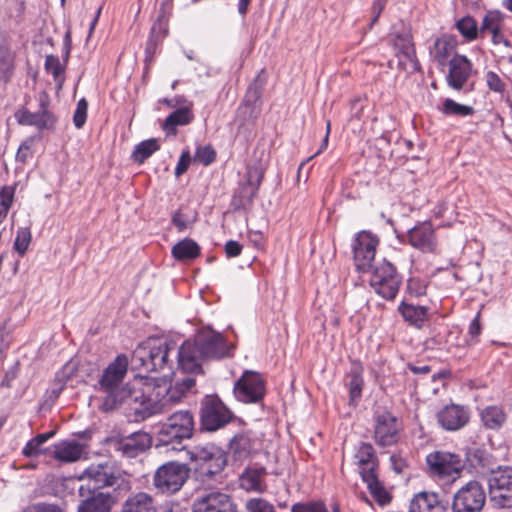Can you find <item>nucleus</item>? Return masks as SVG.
Returning <instances> with one entry per match:
<instances>
[{"mask_svg":"<svg viewBox=\"0 0 512 512\" xmlns=\"http://www.w3.org/2000/svg\"><path fill=\"white\" fill-rule=\"evenodd\" d=\"M27 512H64L59 506L54 504L39 503L27 510Z\"/></svg>","mask_w":512,"mask_h":512,"instance_id":"63","label":"nucleus"},{"mask_svg":"<svg viewBox=\"0 0 512 512\" xmlns=\"http://www.w3.org/2000/svg\"><path fill=\"white\" fill-rule=\"evenodd\" d=\"M216 160V151L211 145L198 146L194 154V161L204 166L211 165Z\"/></svg>","mask_w":512,"mask_h":512,"instance_id":"49","label":"nucleus"},{"mask_svg":"<svg viewBox=\"0 0 512 512\" xmlns=\"http://www.w3.org/2000/svg\"><path fill=\"white\" fill-rule=\"evenodd\" d=\"M504 16L499 11H488L481 22L480 33L481 38L485 37L486 33H494L503 27Z\"/></svg>","mask_w":512,"mask_h":512,"instance_id":"43","label":"nucleus"},{"mask_svg":"<svg viewBox=\"0 0 512 512\" xmlns=\"http://www.w3.org/2000/svg\"><path fill=\"white\" fill-rule=\"evenodd\" d=\"M15 119L18 122V124L24 126H32V124H36L35 122H33V113L25 107H22L15 112Z\"/></svg>","mask_w":512,"mask_h":512,"instance_id":"57","label":"nucleus"},{"mask_svg":"<svg viewBox=\"0 0 512 512\" xmlns=\"http://www.w3.org/2000/svg\"><path fill=\"white\" fill-rule=\"evenodd\" d=\"M113 498L109 493H95L92 497L83 501L78 512H110Z\"/></svg>","mask_w":512,"mask_h":512,"instance_id":"32","label":"nucleus"},{"mask_svg":"<svg viewBox=\"0 0 512 512\" xmlns=\"http://www.w3.org/2000/svg\"><path fill=\"white\" fill-rule=\"evenodd\" d=\"M488 493L491 505L497 509L512 507V468L498 467L488 478Z\"/></svg>","mask_w":512,"mask_h":512,"instance_id":"9","label":"nucleus"},{"mask_svg":"<svg viewBox=\"0 0 512 512\" xmlns=\"http://www.w3.org/2000/svg\"><path fill=\"white\" fill-rule=\"evenodd\" d=\"M160 149L158 140L147 139L137 144L132 152L131 158L138 164H143L154 152Z\"/></svg>","mask_w":512,"mask_h":512,"instance_id":"40","label":"nucleus"},{"mask_svg":"<svg viewBox=\"0 0 512 512\" xmlns=\"http://www.w3.org/2000/svg\"><path fill=\"white\" fill-rule=\"evenodd\" d=\"M218 457L219 461L210 460L209 462H207V466H204L200 470V473L207 477H212L220 473L226 466V456L224 455L223 452H220L218 454Z\"/></svg>","mask_w":512,"mask_h":512,"instance_id":"53","label":"nucleus"},{"mask_svg":"<svg viewBox=\"0 0 512 512\" xmlns=\"http://www.w3.org/2000/svg\"><path fill=\"white\" fill-rule=\"evenodd\" d=\"M87 110L88 102L85 98H81L73 114V123L76 128L80 129L84 126L87 119Z\"/></svg>","mask_w":512,"mask_h":512,"instance_id":"54","label":"nucleus"},{"mask_svg":"<svg viewBox=\"0 0 512 512\" xmlns=\"http://www.w3.org/2000/svg\"><path fill=\"white\" fill-rule=\"evenodd\" d=\"M44 68L48 74L52 75L58 88H62L65 80V64L60 62L59 57L53 54L47 55L45 58Z\"/></svg>","mask_w":512,"mask_h":512,"instance_id":"42","label":"nucleus"},{"mask_svg":"<svg viewBox=\"0 0 512 512\" xmlns=\"http://www.w3.org/2000/svg\"><path fill=\"white\" fill-rule=\"evenodd\" d=\"M428 472L439 480L454 482L462 472V462L457 454L445 451H435L426 456Z\"/></svg>","mask_w":512,"mask_h":512,"instance_id":"10","label":"nucleus"},{"mask_svg":"<svg viewBox=\"0 0 512 512\" xmlns=\"http://www.w3.org/2000/svg\"><path fill=\"white\" fill-rule=\"evenodd\" d=\"M409 512H446V506L437 493L423 491L412 498Z\"/></svg>","mask_w":512,"mask_h":512,"instance_id":"23","label":"nucleus"},{"mask_svg":"<svg viewBox=\"0 0 512 512\" xmlns=\"http://www.w3.org/2000/svg\"><path fill=\"white\" fill-rule=\"evenodd\" d=\"M152 438L144 431H138L123 438L118 443V450L126 457L134 458L151 447Z\"/></svg>","mask_w":512,"mask_h":512,"instance_id":"21","label":"nucleus"},{"mask_svg":"<svg viewBox=\"0 0 512 512\" xmlns=\"http://www.w3.org/2000/svg\"><path fill=\"white\" fill-rule=\"evenodd\" d=\"M189 467L177 461L159 466L153 475V487L157 494L171 496L179 492L189 478Z\"/></svg>","mask_w":512,"mask_h":512,"instance_id":"5","label":"nucleus"},{"mask_svg":"<svg viewBox=\"0 0 512 512\" xmlns=\"http://www.w3.org/2000/svg\"><path fill=\"white\" fill-rule=\"evenodd\" d=\"M407 241L413 248L423 253H436L438 248L435 228L430 221L418 222L409 229Z\"/></svg>","mask_w":512,"mask_h":512,"instance_id":"17","label":"nucleus"},{"mask_svg":"<svg viewBox=\"0 0 512 512\" xmlns=\"http://www.w3.org/2000/svg\"><path fill=\"white\" fill-rule=\"evenodd\" d=\"M485 79L490 90L497 93H503L505 91L506 85L497 73L488 71L485 75Z\"/></svg>","mask_w":512,"mask_h":512,"instance_id":"55","label":"nucleus"},{"mask_svg":"<svg viewBox=\"0 0 512 512\" xmlns=\"http://www.w3.org/2000/svg\"><path fill=\"white\" fill-rule=\"evenodd\" d=\"M172 223L175 225L179 232H182L187 228L185 218L180 211H176L173 214Z\"/></svg>","mask_w":512,"mask_h":512,"instance_id":"64","label":"nucleus"},{"mask_svg":"<svg viewBox=\"0 0 512 512\" xmlns=\"http://www.w3.org/2000/svg\"><path fill=\"white\" fill-rule=\"evenodd\" d=\"M386 6V0H374L371 7V22L369 28H372L373 25L378 21L383 9Z\"/></svg>","mask_w":512,"mask_h":512,"instance_id":"60","label":"nucleus"},{"mask_svg":"<svg viewBox=\"0 0 512 512\" xmlns=\"http://www.w3.org/2000/svg\"><path fill=\"white\" fill-rule=\"evenodd\" d=\"M481 420L487 429L498 430L506 421V414L498 406H488L481 411Z\"/></svg>","mask_w":512,"mask_h":512,"instance_id":"38","label":"nucleus"},{"mask_svg":"<svg viewBox=\"0 0 512 512\" xmlns=\"http://www.w3.org/2000/svg\"><path fill=\"white\" fill-rule=\"evenodd\" d=\"M121 512H156V508L152 496L139 492L125 501Z\"/></svg>","mask_w":512,"mask_h":512,"instance_id":"33","label":"nucleus"},{"mask_svg":"<svg viewBox=\"0 0 512 512\" xmlns=\"http://www.w3.org/2000/svg\"><path fill=\"white\" fill-rule=\"evenodd\" d=\"M124 402L129 403L136 420H145L166 411L161 398L156 397V386L152 378L151 382L144 384L142 390H129Z\"/></svg>","mask_w":512,"mask_h":512,"instance_id":"7","label":"nucleus"},{"mask_svg":"<svg viewBox=\"0 0 512 512\" xmlns=\"http://www.w3.org/2000/svg\"><path fill=\"white\" fill-rule=\"evenodd\" d=\"M354 459L362 479L366 478V472L377 474L378 458L374 447L370 443L361 442L356 450Z\"/></svg>","mask_w":512,"mask_h":512,"instance_id":"24","label":"nucleus"},{"mask_svg":"<svg viewBox=\"0 0 512 512\" xmlns=\"http://www.w3.org/2000/svg\"><path fill=\"white\" fill-rule=\"evenodd\" d=\"M448 65L446 82L452 89L460 91L472 75V62L465 55L455 53Z\"/></svg>","mask_w":512,"mask_h":512,"instance_id":"19","label":"nucleus"},{"mask_svg":"<svg viewBox=\"0 0 512 512\" xmlns=\"http://www.w3.org/2000/svg\"><path fill=\"white\" fill-rule=\"evenodd\" d=\"M178 348L174 342L148 340L136 347L132 355V367L139 372L151 373L173 370L171 354L177 358Z\"/></svg>","mask_w":512,"mask_h":512,"instance_id":"2","label":"nucleus"},{"mask_svg":"<svg viewBox=\"0 0 512 512\" xmlns=\"http://www.w3.org/2000/svg\"><path fill=\"white\" fill-rule=\"evenodd\" d=\"M374 440L377 445L387 447L399 440L401 423L387 410L377 411L374 415Z\"/></svg>","mask_w":512,"mask_h":512,"instance_id":"13","label":"nucleus"},{"mask_svg":"<svg viewBox=\"0 0 512 512\" xmlns=\"http://www.w3.org/2000/svg\"><path fill=\"white\" fill-rule=\"evenodd\" d=\"M379 239L368 231L359 232L353 243V255L357 269L365 272L372 267Z\"/></svg>","mask_w":512,"mask_h":512,"instance_id":"15","label":"nucleus"},{"mask_svg":"<svg viewBox=\"0 0 512 512\" xmlns=\"http://www.w3.org/2000/svg\"><path fill=\"white\" fill-rule=\"evenodd\" d=\"M83 454V445L76 441H61L53 446L52 456L59 462L78 461Z\"/></svg>","mask_w":512,"mask_h":512,"instance_id":"29","label":"nucleus"},{"mask_svg":"<svg viewBox=\"0 0 512 512\" xmlns=\"http://www.w3.org/2000/svg\"><path fill=\"white\" fill-rule=\"evenodd\" d=\"M246 512H277L274 505L262 497H252L246 500Z\"/></svg>","mask_w":512,"mask_h":512,"instance_id":"46","label":"nucleus"},{"mask_svg":"<svg viewBox=\"0 0 512 512\" xmlns=\"http://www.w3.org/2000/svg\"><path fill=\"white\" fill-rule=\"evenodd\" d=\"M480 312L477 313L475 318L471 321L468 329V334L470 335V343H476L478 340V336L481 333V324H480Z\"/></svg>","mask_w":512,"mask_h":512,"instance_id":"59","label":"nucleus"},{"mask_svg":"<svg viewBox=\"0 0 512 512\" xmlns=\"http://www.w3.org/2000/svg\"><path fill=\"white\" fill-rule=\"evenodd\" d=\"M171 252L178 261L193 260L200 255V246L194 240L185 238L176 243Z\"/></svg>","mask_w":512,"mask_h":512,"instance_id":"35","label":"nucleus"},{"mask_svg":"<svg viewBox=\"0 0 512 512\" xmlns=\"http://www.w3.org/2000/svg\"><path fill=\"white\" fill-rule=\"evenodd\" d=\"M32 144H33L32 138L27 139L24 142H22V144L18 148V151L16 154V160L25 162L26 159L28 158V156L30 155Z\"/></svg>","mask_w":512,"mask_h":512,"instance_id":"61","label":"nucleus"},{"mask_svg":"<svg viewBox=\"0 0 512 512\" xmlns=\"http://www.w3.org/2000/svg\"><path fill=\"white\" fill-rule=\"evenodd\" d=\"M230 346L222 334L211 328L199 330L193 340L185 341L177 351V364L186 373H202V364L209 359L228 356Z\"/></svg>","mask_w":512,"mask_h":512,"instance_id":"1","label":"nucleus"},{"mask_svg":"<svg viewBox=\"0 0 512 512\" xmlns=\"http://www.w3.org/2000/svg\"><path fill=\"white\" fill-rule=\"evenodd\" d=\"M192 512H234L232 497L219 490L205 491L192 503Z\"/></svg>","mask_w":512,"mask_h":512,"instance_id":"16","label":"nucleus"},{"mask_svg":"<svg viewBox=\"0 0 512 512\" xmlns=\"http://www.w3.org/2000/svg\"><path fill=\"white\" fill-rule=\"evenodd\" d=\"M362 480L367 484L369 492L379 505L385 506L391 502L392 498L378 480L377 474H369L366 472V478Z\"/></svg>","mask_w":512,"mask_h":512,"instance_id":"37","label":"nucleus"},{"mask_svg":"<svg viewBox=\"0 0 512 512\" xmlns=\"http://www.w3.org/2000/svg\"><path fill=\"white\" fill-rule=\"evenodd\" d=\"M32 235L30 228L22 227L17 230L16 238L14 241V249L20 256H24L31 243Z\"/></svg>","mask_w":512,"mask_h":512,"instance_id":"48","label":"nucleus"},{"mask_svg":"<svg viewBox=\"0 0 512 512\" xmlns=\"http://www.w3.org/2000/svg\"><path fill=\"white\" fill-rule=\"evenodd\" d=\"M38 102L39 109L33 113V122L37 124H32V126H35L38 130L53 129L57 122V117L49 110L50 97L48 93L41 91L38 94Z\"/></svg>","mask_w":512,"mask_h":512,"instance_id":"27","label":"nucleus"},{"mask_svg":"<svg viewBox=\"0 0 512 512\" xmlns=\"http://www.w3.org/2000/svg\"><path fill=\"white\" fill-rule=\"evenodd\" d=\"M193 113L189 107H181L167 116L163 129L168 133H176L178 126L189 124L193 120Z\"/></svg>","mask_w":512,"mask_h":512,"instance_id":"36","label":"nucleus"},{"mask_svg":"<svg viewBox=\"0 0 512 512\" xmlns=\"http://www.w3.org/2000/svg\"><path fill=\"white\" fill-rule=\"evenodd\" d=\"M128 365L129 362L127 356L121 354L118 355L103 371L98 382L100 390L106 393V396L100 406L102 411H112L126 400L130 389H119V385L127 374Z\"/></svg>","mask_w":512,"mask_h":512,"instance_id":"3","label":"nucleus"},{"mask_svg":"<svg viewBox=\"0 0 512 512\" xmlns=\"http://www.w3.org/2000/svg\"><path fill=\"white\" fill-rule=\"evenodd\" d=\"M363 372L364 369L360 363H353L348 373L350 403H357L362 396V390L364 386Z\"/></svg>","mask_w":512,"mask_h":512,"instance_id":"34","label":"nucleus"},{"mask_svg":"<svg viewBox=\"0 0 512 512\" xmlns=\"http://www.w3.org/2000/svg\"><path fill=\"white\" fill-rule=\"evenodd\" d=\"M256 440L250 432H240L229 442V452L236 461L248 459L255 451Z\"/></svg>","mask_w":512,"mask_h":512,"instance_id":"25","label":"nucleus"},{"mask_svg":"<svg viewBox=\"0 0 512 512\" xmlns=\"http://www.w3.org/2000/svg\"><path fill=\"white\" fill-rule=\"evenodd\" d=\"M457 39L455 36L443 34L437 37L432 46L429 47V54L433 61L440 66L447 64L448 58L457 48Z\"/></svg>","mask_w":512,"mask_h":512,"instance_id":"22","label":"nucleus"},{"mask_svg":"<svg viewBox=\"0 0 512 512\" xmlns=\"http://www.w3.org/2000/svg\"><path fill=\"white\" fill-rule=\"evenodd\" d=\"M370 286L380 297L394 300L402 285V276L389 261L383 260L371 268Z\"/></svg>","mask_w":512,"mask_h":512,"instance_id":"6","label":"nucleus"},{"mask_svg":"<svg viewBox=\"0 0 512 512\" xmlns=\"http://www.w3.org/2000/svg\"><path fill=\"white\" fill-rule=\"evenodd\" d=\"M427 282L420 278L411 277L407 281L406 292L410 297H421L426 294Z\"/></svg>","mask_w":512,"mask_h":512,"instance_id":"52","label":"nucleus"},{"mask_svg":"<svg viewBox=\"0 0 512 512\" xmlns=\"http://www.w3.org/2000/svg\"><path fill=\"white\" fill-rule=\"evenodd\" d=\"M429 310L427 306L414 305L405 301L398 306V312L404 321L416 329H422L425 326L429 320Z\"/></svg>","mask_w":512,"mask_h":512,"instance_id":"26","label":"nucleus"},{"mask_svg":"<svg viewBox=\"0 0 512 512\" xmlns=\"http://www.w3.org/2000/svg\"><path fill=\"white\" fill-rule=\"evenodd\" d=\"M233 392L241 402L258 403L266 393L264 379L258 372L246 370L235 382Z\"/></svg>","mask_w":512,"mask_h":512,"instance_id":"12","label":"nucleus"},{"mask_svg":"<svg viewBox=\"0 0 512 512\" xmlns=\"http://www.w3.org/2000/svg\"><path fill=\"white\" fill-rule=\"evenodd\" d=\"M442 113L448 116L467 117L472 116L475 110L472 106L463 105L447 98L443 102Z\"/></svg>","mask_w":512,"mask_h":512,"instance_id":"45","label":"nucleus"},{"mask_svg":"<svg viewBox=\"0 0 512 512\" xmlns=\"http://www.w3.org/2000/svg\"><path fill=\"white\" fill-rule=\"evenodd\" d=\"M485 503L486 492L483 486L471 480L454 493L451 512H481Z\"/></svg>","mask_w":512,"mask_h":512,"instance_id":"11","label":"nucleus"},{"mask_svg":"<svg viewBox=\"0 0 512 512\" xmlns=\"http://www.w3.org/2000/svg\"><path fill=\"white\" fill-rule=\"evenodd\" d=\"M152 379L156 386V397L161 398L166 411L171 405L179 403L195 385V380L192 377H185L175 384H172L166 378Z\"/></svg>","mask_w":512,"mask_h":512,"instance_id":"14","label":"nucleus"},{"mask_svg":"<svg viewBox=\"0 0 512 512\" xmlns=\"http://www.w3.org/2000/svg\"><path fill=\"white\" fill-rule=\"evenodd\" d=\"M264 153H261L258 163L249 164L247 168V181L248 184L254 186L255 189L259 187L264 177L267 168V162L263 160Z\"/></svg>","mask_w":512,"mask_h":512,"instance_id":"44","label":"nucleus"},{"mask_svg":"<svg viewBox=\"0 0 512 512\" xmlns=\"http://www.w3.org/2000/svg\"><path fill=\"white\" fill-rule=\"evenodd\" d=\"M194 431V419L191 412L181 410L170 415L161 424L157 432V446L170 447L180 451L184 448L183 441L192 437Z\"/></svg>","mask_w":512,"mask_h":512,"instance_id":"4","label":"nucleus"},{"mask_svg":"<svg viewBox=\"0 0 512 512\" xmlns=\"http://www.w3.org/2000/svg\"><path fill=\"white\" fill-rule=\"evenodd\" d=\"M266 474V469L263 467L247 468L240 476V487L247 492L262 494L267 490V485L264 482Z\"/></svg>","mask_w":512,"mask_h":512,"instance_id":"28","label":"nucleus"},{"mask_svg":"<svg viewBox=\"0 0 512 512\" xmlns=\"http://www.w3.org/2000/svg\"><path fill=\"white\" fill-rule=\"evenodd\" d=\"M265 86V79L258 74L255 80L247 89L245 99L248 103H255L262 95Z\"/></svg>","mask_w":512,"mask_h":512,"instance_id":"50","label":"nucleus"},{"mask_svg":"<svg viewBox=\"0 0 512 512\" xmlns=\"http://www.w3.org/2000/svg\"><path fill=\"white\" fill-rule=\"evenodd\" d=\"M394 46L407 61L411 62L415 71L420 70V63L416 57L412 35L409 31L396 34L394 37Z\"/></svg>","mask_w":512,"mask_h":512,"instance_id":"30","label":"nucleus"},{"mask_svg":"<svg viewBox=\"0 0 512 512\" xmlns=\"http://www.w3.org/2000/svg\"><path fill=\"white\" fill-rule=\"evenodd\" d=\"M82 478L87 480V487L93 492L114 486L118 479L114 467L109 463L91 464L85 469Z\"/></svg>","mask_w":512,"mask_h":512,"instance_id":"18","label":"nucleus"},{"mask_svg":"<svg viewBox=\"0 0 512 512\" xmlns=\"http://www.w3.org/2000/svg\"><path fill=\"white\" fill-rule=\"evenodd\" d=\"M15 189L12 186H4L0 190V224L6 219L8 211L14 200Z\"/></svg>","mask_w":512,"mask_h":512,"instance_id":"47","label":"nucleus"},{"mask_svg":"<svg viewBox=\"0 0 512 512\" xmlns=\"http://www.w3.org/2000/svg\"><path fill=\"white\" fill-rule=\"evenodd\" d=\"M469 418L468 408L456 404L445 406L437 414L439 424L448 431L461 429L469 422Z\"/></svg>","mask_w":512,"mask_h":512,"instance_id":"20","label":"nucleus"},{"mask_svg":"<svg viewBox=\"0 0 512 512\" xmlns=\"http://www.w3.org/2000/svg\"><path fill=\"white\" fill-rule=\"evenodd\" d=\"M467 460L473 467L485 468L489 465V455L483 449H470L467 452Z\"/></svg>","mask_w":512,"mask_h":512,"instance_id":"51","label":"nucleus"},{"mask_svg":"<svg viewBox=\"0 0 512 512\" xmlns=\"http://www.w3.org/2000/svg\"><path fill=\"white\" fill-rule=\"evenodd\" d=\"M14 72V56L5 42H0V79L7 83Z\"/></svg>","mask_w":512,"mask_h":512,"instance_id":"41","label":"nucleus"},{"mask_svg":"<svg viewBox=\"0 0 512 512\" xmlns=\"http://www.w3.org/2000/svg\"><path fill=\"white\" fill-rule=\"evenodd\" d=\"M222 450L213 444L198 445L193 447L189 452V459L195 463L197 470H201L207 466L210 460L219 461L218 454Z\"/></svg>","mask_w":512,"mask_h":512,"instance_id":"31","label":"nucleus"},{"mask_svg":"<svg viewBox=\"0 0 512 512\" xmlns=\"http://www.w3.org/2000/svg\"><path fill=\"white\" fill-rule=\"evenodd\" d=\"M455 27L467 42L481 38L480 27H478L477 21L470 15L457 20Z\"/></svg>","mask_w":512,"mask_h":512,"instance_id":"39","label":"nucleus"},{"mask_svg":"<svg viewBox=\"0 0 512 512\" xmlns=\"http://www.w3.org/2000/svg\"><path fill=\"white\" fill-rule=\"evenodd\" d=\"M233 419V413L217 395H206L201 400L200 426L204 431H217Z\"/></svg>","mask_w":512,"mask_h":512,"instance_id":"8","label":"nucleus"},{"mask_svg":"<svg viewBox=\"0 0 512 512\" xmlns=\"http://www.w3.org/2000/svg\"><path fill=\"white\" fill-rule=\"evenodd\" d=\"M242 252V245L235 241V240H229L226 242L225 244V253L227 255V257L229 258H232V257H237L241 254Z\"/></svg>","mask_w":512,"mask_h":512,"instance_id":"62","label":"nucleus"},{"mask_svg":"<svg viewBox=\"0 0 512 512\" xmlns=\"http://www.w3.org/2000/svg\"><path fill=\"white\" fill-rule=\"evenodd\" d=\"M43 453L44 450L41 449V446L34 438L30 439L22 449V454L25 457H34Z\"/></svg>","mask_w":512,"mask_h":512,"instance_id":"58","label":"nucleus"},{"mask_svg":"<svg viewBox=\"0 0 512 512\" xmlns=\"http://www.w3.org/2000/svg\"><path fill=\"white\" fill-rule=\"evenodd\" d=\"M191 162V155L189 150H184L178 160V163L175 168V176L180 177L182 174H184L190 165Z\"/></svg>","mask_w":512,"mask_h":512,"instance_id":"56","label":"nucleus"}]
</instances>
